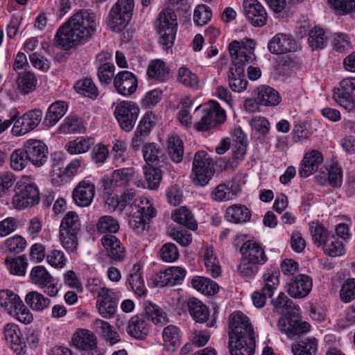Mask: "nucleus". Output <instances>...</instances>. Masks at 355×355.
<instances>
[{"label": "nucleus", "instance_id": "nucleus-1", "mask_svg": "<svg viewBox=\"0 0 355 355\" xmlns=\"http://www.w3.org/2000/svg\"><path fill=\"white\" fill-rule=\"evenodd\" d=\"M96 16L88 10H80L58 28L55 44L65 49L73 48L88 39L96 26Z\"/></svg>", "mask_w": 355, "mask_h": 355}, {"label": "nucleus", "instance_id": "nucleus-2", "mask_svg": "<svg viewBox=\"0 0 355 355\" xmlns=\"http://www.w3.org/2000/svg\"><path fill=\"white\" fill-rule=\"evenodd\" d=\"M155 27L159 45L164 50L172 48L178 29L177 17L173 8H166L159 13Z\"/></svg>", "mask_w": 355, "mask_h": 355}, {"label": "nucleus", "instance_id": "nucleus-3", "mask_svg": "<svg viewBox=\"0 0 355 355\" xmlns=\"http://www.w3.org/2000/svg\"><path fill=\"white\" fill-rule=\"evenodd\" d=\"M31 179L30 175H23L16 183L19 191L14 195L12 201L16 209L22 210L34 207L40 201L39 188L36 183L28 182Z\"/></svg>", "mask_w": 355, "mask_h": 355}, {"label": "nucleus", "instance_id": "nucleus-4", "mask_svg": "<svg viewBox=\"0 0 355 355\" xmlns=\"http://www.w3.org/2000/svg\"><path fill=\"white\" fill-rule=\"evenodd\" d=\"M42 116L40 109H33L21 115L16 107L12 108L8 112V117H11L14 122L11 129L12 135L21 137L33 131L40 123Z\"/></svg>", "mask_w": 355, "mask_h": 355}, {"label": "nucleus", "instance_id": "nucleus-5", "mask_svg": "<svg viewBox=\"0 0 355 355\" xmlns=\"http://www.w3.org/2000/svg\"><path fill=\"white\" fill-rule=\"evenodd\" d=\"M81 222L78 214L68 211L62 218L60 225V239L63 248L73 252L78 246L77 236L80 231Z\"/></svg>", "mask_w": 355, "mask_h": 355}, {"label": "nucleus", "instance_id": "nucleus-6", "mask_svg": "<svg viewBox=\"0 0 355 355\" xmlns=\"http://www.w3.org/2000/svg\"><path fill=\"white\" fill-rule=\"evenodd\" d=\"M129 225L137 233L143 232L150 220L156 215L155 208L144 198L135 199L130 205Z\"/></svg>", "mask_w": 355, "mask_h": 355}, {"label": "nucleus", "instance_id": "nucleus-7", "mask_svg": "<svg viewBox=\"0 0 355 355\" xmlns=\"http://www.w3.org/2000/svg\"><path fill=\"white\" fill-rule=\"evenodd\" d=\"M135 8L134 0H117L111 8L107 24L114 32H121L130 22Z\"/></svg>", "mask_w": 355, "mask_h": 355}, {"label": "nucleus", "instance_id": "nucleus-8", "mask_svg": "<svg viewBox=\"0 0 355 355\" xmlns=\"http://www.w3.org/2000/svg\"><path fill=\"white\" fill-rule=\"evenodd\" d=\"M214 164L212 159L204 150L196 153L193 161L191 178L195 185H207L214 174Z\"/></svg>", "mask_w": 355, "mask_h": 355}, {"label": "nucleus", "instance_id": "nucleus-9", "mask_svg": "<svg viewBox=\"0 0 355 355\" xmlns=\"http://www.w3.org/2000/svg\"><path fill=\"white\" fill-rule=\"evenodd\" d=\"M254 46L255 42L250 38L234 40L230 43L228 51L232 61V66L245 68L246 64L252 62L255 60Z\"/></svg>", "mask_w": 355, "mask_h": 355}, {"label": "nucleus", "instance_id": "nucleus-10", "mask_svg": "<svg viewBox=\"0 0 355 355\" xmlns=\"http://www.w3.org/2000/svg\"><path fill=\"white\" fill-rule=\"evenodd\" d=\"M138 105L130 101H122L117 103L114 115L120 128L125 132H130L137 121L139 114Z\"/></svg>", "mask_w": 355, "mask_h": 355}, {"label": "nucleus", "instance_id": "nucleus-11", "mask_svg": "<svg viewBox=\"0 0 355 355\" xmlns=\"http://www.w3.org/2000/svg\"><path fill=\"white\" fill-rule=\"evenodd\" d=\"M277 327L291 339L301 336L311 330L309 323L301 320L297 315L292 313L282 315L278 320Z\"/></svg>", "mask_w": 355, "mask_h": 355}, {"label": "nucleus", "instance_id": "nucleus-12", "mask_svg": "<svg viewBox=\"0 0 355 355\" xmlns=\"http://www.w3.org/2000/svg\"><path fill=\"white\" fill-rule=\"evenodd\" d=\"M340 88L334 90V99L349 112L355 111V78H346L340 83Z\"/></svg>", "mask_w": 355, "mask_h": 355}, {"label": "nucleus", "instance_id": "nucleus-13", "mask_svg": "<svg viewBox=\"0 0 355 355\" xmlns=\"http://www.w3.org/2000/svg\"><path fill=\"white\" fill-rule=\"evenodd\" d=\"M31 279L44 293L50 297H56L60 288L58 284L43 266H37L31 271Z\"/></svg>", "mask_w": 355, "mask_h": 355}, {"label": "nucleus", "instance_id": "nucleus-14", "mask_svg": "<svg viewBox=\"0 0 355 355\" xmlns=\"http://www.w3.org/2000/svg\"><path fill=\"white\" fill-rule=\"evenodd\" d=\"M230 339L255 337L249 318L241 311H235L230 316Z\"/></svg>", "mask_w": 355, "mask_h": 355}, {"label": "nucleus", "instance_id": "nucleus-15", "mask_svg": "<svg viewBox=\"0 0 355 355\" xmlns=\"http://www.w3.org/2000/svg\"><path fill=\"white\" fill-rule=\"evenodd\" d=\"M29 162L35 167L44 166L48 159L49 150L47 146L41 140L30 139L23 145Z\"/></svg>", "mask_w": 355, "mask_h": 355}, {"label": "nucleus", "instance_id": "nucleus-16", "mask_svg": "<svg viewBox=\"0 0 355 355\" xmlns=\"http://www.w3.org/2000/svg\"><path fill=\"white\" fill-rule=\"evenodd\" d=\"M243 12L247 20L254 27H262L267 23L266 8L258 0H243Z\"/></svg>", "mask_w": 355, "mask_h": 355}, {"label": "nucleus", "instance_id": "nucleus-17", "mask_svg": "<svg viewBox=\"0 0 355 355\" xmlns=\"http://www.w3.org/2000/svg\"><path fill=\"white\" fill-rule=\"evenodd\" d=\"M135 175L136 173L132 167L116 169L112 173L110 177L103 178V186L105 189L112 187L125 188L130 186Z\"/></svg>", "mask_w": 355, "mask_h": 355}, {"label": "nucleus", "instance_id": "nucleus-18", "mask_svg": "<svg viewBox=\"0 0 355 355\" xmlns=\"http://www.w3.org/2000/svg\"><path fill=\"white\" fill-rule=\"evenodd\" d=\"M74 346L83 351V355H99L97 350V338L93 332L87 329H79L72 338Z\"/></svg>", "mask_w": 355, "mask_h": 355}, {"label": "nucleus", "instance_id": "nucleus-19", "mask_svg": "<svg viewBox=\"0 0 355 355\" xmlns=\"http://www.w3.org/2000/svg\"><path fill=\"white\" fill-rule=\"evenodd\" d=\"M312 286V279L306 275L300 274L289 279L286 291L291 297L301 299L310 293Z\"/></svg>", "mask_w": 355, "mask_h": 355}, {"label": "nucleus", "instance_id": "nucleus-20", "mask_svg": "<svg viewBox=\"0 0 355 355\" xmlns=\"http://www.w3.org/2000/svg\"><path fill=\"white\" fill-rule=\"evenodd\" d=\"M6 341L12 350L17 355H24L26 352V343L24 341L21 330L14 323H8L3 328Z\"/></svg>", "mask_w": 355, "mask_h": 355}, {"label": "nucleus", "instance_id": "nucleus-21", "mask_svg": "<svg viewBox=\"0 0 355 355\" xmlns=\"http://www.w3.org/2000/svg\"><path fill=\"white\" fill-rule=\"evenodd\" d=\"M113 83L117 93L124 96L134 94L138 86L137 77L129 71L119 72L114 77Z\"/></svg>", "mask_w": 355, "mask_h": 355}, {"label": "nucleus", "instance_id": "nucleus-22", "mask_svg": "<svg viewBox=\"0 0 355 355\" xmlns=\"http://www.w3.org/2000/svg\"><path fill=\"white\" fill-rule=\"evenodd\" d=\"M268 51L275 55L294 51L297 45L293 36L286 33H277L268 43Z\"/></svg>", "mask_w": 355, "mask_h": 355}, {"label": "nucleus", "instance_id": "nucleus-23", "mask_svg": "<svg viewBox=\"0 0 355 355\" xmlns=\"http://www.w3.org/2000/svg\"><path fill=\"white\" fill-rule=\"evenodd\" d=\"M142 265L137 262L133 265L127 277L125 285L127 288L132 291L137 297H146L148 293L141 272Z\"/></svg>", "mask_w": 355, "mask_h": 355}, {"label": "nucleus", "instance_id": "nucleus-24", "mask_svg": "<svg viewBox=\"0 0 355 355\" xmlns=\"http://www.w3.org/2000/svg\"><path fill=\"white\" fill-rule=\"evenodd\" d=\"M95 196V186L88 180L79 182L73 191V199L79 207H88Z\"/></svg>", "mask_w": 355, "mask_h": 355}, {"label": "nucleus", "instance_id": "nucleus-25", "mask_svg": "<svg viewBox=\"0 0 355 355\" xmlns=\"http://www.w3.org/2000/svg\"><path fill=\"white\" fill-rule=\"evenodd\" d=\"M240 252L242 257L249 261L264 264L268 261V257L262 245L253 240L245 241L240 248Z\"/></svg>", "mask_w": 355, "mask_h": 355}, {"label": "nucleus", "instance_id": "nucleus-26", "mask_svg": "<svg viewBox=\"0 0 355 355\" xmlns=\"http://www.w3.org/2000/svg\"><path fill=\"white\" fill-rule=\"evenodd\" d=\"M187 271L180 266H171L157 275V284L161 287L173 286L180 284L184 278Z\"/></svg>", "mask_w": 355, "mask_h": 355}, {"label": "nucleus", "instance_id": "nucleus-27", "mask_svg": "<svg viewBox=\"0 0 355 355\" xmlns=\"http://www.w3.org/2000/svg\"><path fill=\"white\" fill-rule=\"evenodd\" d=\"M150 327V323L145 315L142 314L135 315L131 317L128 321L126 331L131 337L143 340L148 334Z\"/></svg>", "mask_w": 355, "mask_h": 355}, {"label": "nucleus", "instance_id": "nucleus-28", "mask_svg": "<svg viewBox=\"0 0 355 355\" xmlns=\"http://www.w3.org/2000/svg\"><path fill=\"white\" fill-rule=\"evenodd\" d=\"M322 162L323 156L320 151L312 150L306 153L302 161L299 175L302 178L309 177L318 170Z\"/></svg>", "mask_w": 355, "mask_h": 355}, {"label": "nucleus", "instance_id": "nucleus-29", "mask_svg": "<svg viewBox=\"0 0 355 355\" xmlns=\"http://www.w3.org/2000/svg\"><path fill=\"white\" fill-rule=\"evenodd\" d=\"M101 241L110 259L116 261L123 260L125 256V248L116 236L112 234H105Z\"/></svg>", "mask_w": 355, "mask_h": 355}, {"label": "nucleus", "instance_id": "nucleus-30", "mask_svg": "<svg viewBox=\"0 0 355 355\" xmlns=\"http://www.w3.org/2000/svg\"><path fill=\"white\" fill-rule=\"evenodd\" d=\"M229 348L231 355H254L255 337L230 339Z\"/></svg>", "mask_w": 355, "mask_h": 355}, {"label": "nucleus", "instance_id": "nucleus-31", "mask_svg": "<svg viewBox=\"0 0 355 355\" xmlns=\"http://www.w3.org/2000/svg\"><path fill=\"white\" fill-rule=\"evenodd\" d=\"M256 99L259 105L275 107L279 104L282 98L279 93L268 85H261L257 89Z\"/></svg>", "mask_w": 355, "mask_h": 355}, {"label": "nucleus", "instance_id": "nucleus-32", "mask_svg": "<svg viewBox=\"0 0 355 355\" xmlns=\"http://www.w3.org/2000/svg\"><path fill=\"white\" fill-rule=\"evenodd\" d=\"M96 307L102 317L107 319L114 317L117 309V302L113 290L97 300Z\"/></svg>", "mask_w": 355, "mask_h": 355}, {"label": "nucleus", "instance_id": "nucleus-33", "mask_svg": "<svg viewBox=\"0 0 355 355\" xmlns=\"http://www.w3.org/2000/svg\"><path fill=\"white\" fill-rule=\"evenodd\" d=\"M326 171L327 176H315L317 182L322 185L329 184L333 187H339L343 181V171L340 166L337 163H332L326 168Z\"/></svg>", "mask_w": 355, "mask_h": 355}, {"label": "nucleus", "instance_id": "nucleus-34", "mask_svg": "<svg viewBox=\"0 0 355 355\" xmlns=\"http://www.w3.org/2000/svg\"><path fill=\"white\" fill-rule=\"evenodd\" d=\"M187 309L192 318L197 322H206L209 316L207 306L196 297H190L187 301Z\"/></svg>", "mask_w": 355, "mask_h": 355}, {"label": "nucleus", "instance_id": "nucleus-35", "mask_svg": "<svg viewBox=\"0 0 355 355\" xmlns=\"http://www.w3.org/2000/svg\"><path fill=\"white\" fill-rule=\"evenodd\" d=\"M229 86L235 92H241L247 88L248 80L245 78V68L232 66L230 69Z\"/></svg>", "mask_w": 355, "mask_h": 355}, {"label": "nucleus", "instance_id": "nucleus-36", "mask_svg": "<svg viewBox=\"0 0 355 355\" xmlns=\"http://www.w3.org/2000/svg\"><path fill=\"white\" fill-rule=\"evenodd\" d=\"M145 317L151 320L155 325H164L169 322L166 312L158 305L146 301L144 302Z\"/></svg>", "mask_w": 355, "mask_h": 355}, {"label": "nucleus", "instance_id": "nucleus-37", "mask_svg": "<svg viewBox=\"0 0 355 355\" xmlns=\"http://www.w3.org/2000/svg\"><path fill=\"white\" fill-rule=\"evenodd\" d=\"M26 304L36 312H42L49 308L51 300L38 291H30L25 297Z\"/></svg>", "mask_w": 355, "mask_h": 355}, {"label": "nucleus", "instance_id": "nucleus-38", "mask_svg": "<svg viewBox=\"0 0 355 355\" xmlns=\"http://www.w3.org/2000/svg\"><path fill=\"white\" fill-rule=\"evenodd\" d=\"M23 302L19 295L10 290L0 291V306L9 315Z\"/></svg>", "mask_w": 355, "mask_h": 355}, {"label": "nucleus", "instance_id": "nucleus-39", "mask_svg": "<svg viewBox=\"0 0 355 355\" xmlns=\"http://www.w3.org/2000/svg\"><path fill=\"white\" fill-rule=\"evenodd\" d=\"M147 75L151 80L164 82L168 78L169 69L162 60H154L150 61L148 64Z\"/></svg>", "mask_w": 355, "mask_h": 355}, {"label": "nucleus", "instance_id": "nucleus-40", "mask_svg": "<svg viewBox=\"0 0 355 355\" xmlns=\"http://www.w3.org/2000/svg\"><path fill=\"white\" fill-rule=\"evenodd\" d=\"M94 144L93 139L87 137H78L68 141L64 146L70 155L83 154L89 150Z\"/></svg>", "mask_w": 355, "mask_h": 355}, {"label": "nucleus", "instance_id": "nucleus-41", "mask_svg": "<svg viewBox=\"0 0 355 355\" xmlns=\"http://www.w3.org/2000/svg\"><path fill=\"white\" fill-rule=\"evenodd\" d=\"M191 284L193 288L206 295H214L219 290V286L216 282L202 276H195Z\"/></svg>", "mask_w": 355, "mask_h": 355}, {"label": "nucleus", "instance_id": "nucleus-42", "mask_svg": "<svg viewBox=\"0 0 355 355\" xmlns=\"http://www.w3.org/2000/svg\"><path fill=\"white\" fill-rule=\"evenodd\" d=\"M225 218L234 223H245L250 219L251 212L245 205H233L227 209Z\"/></svg>", "mask_w": 355, "mask_h": 355}, {"label": "nucleus", "instance_id": "nucleus-43", "mask_svg": "<svg viewBox=\"0 0 355 355\" xmlns=\"http://www.w3.org/2000/svg\"><path fill=\"white\" fill-rule=\"evenodd\" d=\"M204 261L207 272L213 278H217L220 275L221 266L212 247H206L204 252Z\"/></svg>", "mask_w": 355, "mask_h": 355}, {"label": "nucleus", "instance_id": "nucleus-44", "mask_svg": "<svg viewBox=\"0 0 355 355\" xmlns=\"http://www.w3.org/2000/svg\"><path fill=\"white\" fill-rule=\"evenodd\" d=\"M167 150L171 160L180 163L184 156V145L182 139L175 135H172L167 139Z\"/></svg>", "mask_w": 355, "mask_h": 355}, {"label": "nucleus", "instance_id": "nucleus-45", "mask_svg": "<svg viewBox=\"0 0 355 355\" xmlns=\"http://www.w3.org/2000/svg\"><path fill=\"white\" fill-rule=\"evenodd\" d=\"M73 88L79 94L91 99H96L98 96V88L90 78H84L77 80Z\"/></svg>", "mask_w": 355, "mask_h": 355}, {"label": "nucleus", "instance_id": "nucleus-46", "mask_svg": "<svg viewBox=\"0 0 355 355\" xmlns=\"http://www.w3.org/2000/svg\"><path fill=\"white\" fill-rule=\"evenodd\" d=\"M68 109L66 102L58 101L52 103L46 112V121L49 126L55 125L65 114Z\"/></svg>", "mask_w": 355, "mask_h": 355}, {"label": "nucleus", "instance_id": "nucleus-47", "mask_svg": "<svg viewBox=\"0 0 355 355\" xmlns=\"http://www.w3.org/2000/svg\"><path fill=\"white\" fill-rule=\"evenodd\" d=\"M27 246V241L21 235L15 234L6 239L1 245V250L4 253L19 254L22 252Z\"/></svg>", "mask_w": 355, "mask_h": 355}, {"label": "nucleus", "instance_id": "nucleus-48", "mask_svg": "<svg viewBox=\"0 0 355 355\" xmlns=\"http://www.w3.org/2000/svg\"><path fill=\"white\" fill-rule=\"evenodd\" d=\"M172 218L175 222L191 230H196L198 227L197 222L191 211L186 207H181L176 209Z\"/></svg>", "mask_w": 355, "mask_h": 355}, {"label": "nucleus", "instance_id": "nucleus-49", "mask_svg": "<svg viewBox=\"0 0 355 355\" xmlns=\"http://www.w3.org/2000/svg\"><path fill=\"white\" fill-rule=\"evenodd\" d=\"M318 349V340L315 338L302 340L292 345L293 355H315Z\"/></svg>", "mask_w": 355, "mask_h": 355}, {"label": "nucleus", "instance_id": "nucleus-50", "mask_svg": "<svg viewBox=\"0 0 355 355\" xmlns=\"http://www.w3.org/2000/svg\"><path fill=\"white\" fill-rule=\"evenodd\" d=\"M204 110L206 113L209 114L208 117L211 120L210 123L213 128L223 123L226 120L225 111L216 101H211Z\"/></svg>", "mask_w": 355, "mask_h": 355}, {"label": "nucleus", "instance_id": "nucleus-51", "mask_svg": "<svg viewBox=\"0 0 355 355\" xmlns=\"http://www.w3.org/2000/svg\"><path fill=\"white\" fill-rule=\"evenodd\" d=\"M143 171L148 188L151 190L157 189L162 180V171L159 167L144 165L143 166Z\"/></svg>", "mask_w": 355, "mask_h": 355}, {"label": "nucleus", "instance_id": "nucleus-52", "mask_svg": "<svg viewBox=\"0 0 355 355\" xmlns=\"http://www.w3.org/2000/svg\"><path fill=\"white\" fill-rule=\"evenodd\" d=\"M119 221L112 216H101L96 223V230L101 234H112L119 230Z\"/></svg>", "mask_w": 355, "mask_h": 355}, {"label": "nucleus", "instance_id": "nucleus-53", "mask_svg": "<svg viewBox=\"0 0 355 355\" xmlns=\"http://www.w3.org/2000/svg\"><path fill=\"white\" fill-rule=\"evenodd\" d=\"M162 338L164 343L168 347H171L170 349L172 351L181 345L180 331L175 325L166 327L162 332Z\"/></svg>", "mask_w": 355, "mask_h": 355}, {"label": "nucleus", "instance_id": "nucleus-54", "mask_svg": "<svg viewBox=\"0 0 355 355\" xmlns=\"http://www.w3.org/2000/svg\"><path fill=\"white\" fill-rule=\"evenodd\" d=\"M324 254L331 257H339L345 254V248L343 242L334 234L329 236L327 240L322 245Z\"/></svg>", "mask_w": 355, "mask_h": 355}, {"label": "nucleus", "instance_id": "nucleus-55", "mask_svg": "<svg viewBox=\"0 0 355 355\" xmlns=\"http://www.w3.org/2000/svg\"><path fill=\"white\" fill-rule=\"evenodd\" d=\"M10 167L15 171H21L30 163L27 154L23 148L15 149L10 156Z\"/></svg>", "mask_w": 355, "mask_h": 355}, {"label": "nucleus", "instance_id": "nucleus-56", "mask_svg": "<svg viewBox=\"0 0 355 355\" xmlns=\"http://www.w3.org/2000/svg\"><path fill=\"white\" fill-rule=\"evenodd\" d=\"M279 272H268L263 275V283L261 291L265 293V295L270 297L274 292L277 289L279 284Z\"/></svg>", "mask_w": 355, "mask_h": 355}, {"label": "nucleus", "instance_id": "nucleus-57", "mask_svg": "<svg viewBox=\"0 0 355 355\" xmlns=\"http://www.w3.org/2000/svg\"><path fill=\"white\" fill-rule=\"evenodd\" d=\"M4 263L10 274L18 276L25 275L28 263L24 256H19L15 258H7L5 259Z\"/></svg>", "mask_w": 355, "mask_h": 355}, {"label": "nucleus", "instance_id": "nucleus-58", "mask_svg": "<svg viewBox=\"0 0 355 355\" xmlns=\"http://www.w3.org/2000/svg\"><path fill=\"white\" fill-rule=\"evenodd\" d=\"M177 80L180 83L187 87L196 88L199 85L198 76L189 68L184 67L178 69Z\"/></svg>", "mask_w": 355, "mask_h": 355}, {"label": "nucleus", "instance_id": "nucleus-59", "mask_svg": "<svg viewBox=\"0 0 355 355\" xmlns=\"http://www.w3.org/2000/svg\"><path fill=\"white\" fill-rule=\"evenodd\" d=\"M310 232L312 236L313 243L320 247L324 245L326 240L331 234L328 233L324 227L318 222H312L310 224Z\"/></svg>", "mask_w": 355, "mask_h": 355}, {"label": "nucleus", "instance_id": "nucleus-60", "mask_svg": "<svg viewBox=\"0 0 355 355\" xmlns=\"http://www.w3.org/2000/svg\"><path fill=\"white\" fill-rule=\"evenodd\" d=\"M85 127L76 116H68L60 126V130L64 134L81 133L85 130Z\"/></svg>", "mask_w": 355, "mask_h": 355}, {"label": "nucleus", "instance_id": "nucleus-61", "mask_svg": "<svg viewBox=\"0 0 355 355\" xmlns=\"http://www.w3.org/2000/svg\"><path fill=\"white\" fill-rule=\"evenodd\" d=\"M143 157L146 162L145 165H152L159 161L161 150L155 143H147L142 146Z\"/></svg>", "mask_w": 355, "mask_h": 355}, {"label": "nucleus", "instance_id": "nucleus-62", "mask_svg": "<svg viewBox=\"0 0 355 355\" xmlns=\"http://www.w3.org/2000/svg\"><path fill=\"white\" fill-rule=\"evenodd\" d=\"M326 41L325 32L322 28L315 27L309 32L308 42L313 50L322 49Z\"/></svg>", "mask_w": 355, "mask_h": 355}, {"label": "nucleus", "instance_id": "nucleus-63", "mask_svg": "<svg viewBox=\"0 0 355 355\" xmlns=\"http://www.w3.org/2000/svg\"><path fill=\"white\" fill-rule=\"evenodd\" d=\"M212 17L211 8L205 4L198 5L193 12V21L196 25L202 26L208 23Z\"/></svg>", "mask_w": 355, "mask_h": 355}, {"label": "nucleus", "instance_id": "nucleus-64", "mask_svg": "<svg viewBox=\"0 0 355 355\" xmlns=\"http://www.w3.org/2000/svg\"><path fill=\"white\" fill-rule=\"evenodd\" d=\"M236 193L231 188L225 184H218L211 193V198L217 202L232 200Z\"/></svg>", "mask_w": 355, "mask_h": 355}]
</instances>
